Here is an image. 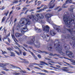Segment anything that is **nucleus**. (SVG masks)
<instances>
[{
  "instance_id": "nucleus-16",
  "label": "nucleus",
  "mask_w": 75,
  "mask_h": 75,
  "mask_svg": "<svg viewBox=\"0 0 75 75\" xmlns=\"http://www.w3.org/2000/svg\"><path fill=\"white\" fill-rule=\"evenodd\" d=\"M35 30L36 31V32H37V33H40V32H41V31H42V30H41V29H40L35 28Z\"/></svg>"
},
{
  "instance_id": "nucleus-52",
  "label": "nucleus",
  "mask_w": 75,
  "mask_h": 75,
  "mask_svg": "<svg viewBox=\"0 0 75 75\" xmlns=\"http://www.w3.org/2000/svg\"><path fill=\"white\" fill-rule=\"evenodd\" d=\"M33 65H38V64L37 63H33Z\"/></svg>"
},
{
  "instance_id": "nucleus-32",
  "label": "nucleus",
  "mask_w": 75,
  "mask_h": 75,
  "mask_svg": "<svg viewBox=\"0 0 75 75\" xmlns=\"http://www.w3.org/2000/svg\"><path fill=\"white\" fill-rule=\"evenodd\" d=\"M2 65L4 67H6L7 66V65H8V63L6 64H2Z\"/></svg>"
},
{
  "instance_id": "nucleus-60",
  "label": "nucleus",
  "mask_w": 75,
  "mask_h": 75,
  "mask_svg": "<svg viewBox=\"0 0 75 75\" xmlns=\"http://www.w3.org/2000/svg\"><path fill=\"white\" fill-rule=\"evenodd\" d=\"M26 3H27V4H28V0H27L26 2Z\"/></svg>"
},
{
  "instance_id": "nucleus-48",
  "label": "nucleus",
  "mask_w": 75,
  "mask_h": 75,
  "mask_svg": "<svg viewBox=\"0 0 75 75\" xmlns=\"http://www.w3.org/2000/svg\"><path fill=\"white\" fill-rule=\"evenodd\" d=\"M18 50L19 51L20 54H21V53H22V52L19 49V48L18 49Z\"/></svg>"
},
{
  "instance_id": "nucleus-44",
  "label": "nucleus",
  "mask_w": 75,
  "mask_h": 75,
  "mask_svg": "<svg viewBox=\"0 0 75 75\" xmlns=\"http://www.w3.org/2000/svg\"><path fill=\"white\" fill-rule=\"evenodd\" d=\"M38 57L39 58H41V56L39 54L38 55Z\"/></svg>"
},
{
  "instance_id": "nucleus-43",
  "label": "nucleus",
  "mask_w": 75,
  "mask_h": 75,
  "mask_svg": "<svg viewBox=\"0 0 75 75\" xmlns=\"http://www.w3.org/2000/svg\"><path fill=\"white\" fill-rule=\"evenodd\" d=\"M34 68H35V69H40V68L37 67H34Z\"/></svg>"
},
{
  "instance_id": "nucleus-54",
  "label": "nucleus",
  "mask_w": 75,
  "mask_h": 75,
  "mask_svg": "<svg viewBox=\"0 0 75 75\" xmlns=\"http://www.w3.org/2000/svg\"><path fill=\"white\" fill-rule=\"evenodd\" d=\"M27 28V25H25L24 27V28Z\"/></svg>"
},
{
  "instance_id": "nucleus-38",
  "label": "nucleus",
  "mask_w": 75,
  "mask_h": 75,
  "mask_svg": "<svg viewBox=\"0 0 75 75\" xmlns=\"http://www.w3.org/2000/svg\"><path fill=\"white\" fill-rule=\"evenodd\" d=\"M26 9H27V8L25 7L23 8L22 10V11H25Z\"/></svg>"
},
{
  "instance_id": "nucleus-27",
  "label": "nucleus",
  "mask_w": 75,
  "mask_h": 75,
  "mask_svg": "<svg viewBox=\"0 0 75 75\" xmlns=\"http://www.w3.org/2000/svg\"><path fill=\"white\" fill-rule=\"evenodd\" d=\"M16 21H17V18H15V20L14 21V23H15V24L14 25V26L13 27V28H14V27L16 25Z\"/></svg>"
},
{
  "instance_id": "nucleus-6",
  "label": "nucleus",
  "mask_w": 75,
  "mask_h": 75,
  "mask_svg": "<svg viewBox=\"0 0 75 75\" xmlns=\"http://www.w3.org/2000/svg\"><path fill=\"white\" fill-rule=\"evenodd\" d=\"M67 55H68L70 58H74V55L73 53L71 52L67 51L66 52Z\"/></svg>"
},
{
  "instance_id": "nucleus-55",
  "label": "nucleus",
  "mask_w": 75,
  "mask_h": 75,
  "mask_svg": "<svg viewBox=\"0 0 75 75\" xmlns=\"http://www.w3.org/2000/svg\"><path fill=\"white\" fill-rule=\"evenodd\" d=\"M65 4H64L63 5L62 8H66V7H67L64 6H65Z\"/></svg>"
},
{
  "instance_id": "nucleus-10",
  "label": "nucleus",
  "mask_w": 75,
  "mask_h": 75,
  "mask_svg": "<svg viewBox=\"0 0 75 75\" xmlns=\"http://www.w3.org/2000/svg\"><path fill=\"white\" fill-rule=\"evenodd\" d=\"M50 33L51 35H52V36H54L55 35V34H56V33L55 31H54V30H51L50 31Z\"/></svg>"
},
{
  "instance_id": "nucleus-26",
  "label": "nucleus",
  "mask_w": 75,
  "mask_h": 75,
  "mask_svg": "<svg viewBox=\"0 0 75 75\" xmlns=\"http://www.w3.org/2000/svg\"><path fill=\"white\" fill-rule=\"evenodd\" d=\"M49 54L50 55H51V56H57V54H52V53H49Z\"/></svg>"
},
{
  "instance_id": "nucleus-53",
  "label": "nucleus",
  "mask_w": 75,
  "mask_h": 75,
  "mask_svg": "<svg viewBox=\"0 0 75 75\" xmlns=\"http://www.w3.org/2000/svg\"><path fill=\"white\" fill-rule=\"evenodd\" d=\"M28 11V10H27L25 12V14H27V13Z\"/></svg>"
},
{
  "instance_id": "nucleus-56",
  "label": "nucleus",
  "mask_w": 75,
  "mask_h": 75,
  "mask_svg": "<svg viewBox=\"0 0 75 75\" xmlns=\"http://www.w3.org/2000/svg\"><path fill=\"white\" fill-rule=\"evenodd\" d=\"M38 74H39L45 75V74H43L41 73H38Z\"/></svg>"
},
{
  "instance_id": "nucleus-3",
  "label": "nucleus",
  "mask_w": 75,
  "mask_h": 75,
  "mask_svg": "<svg viewBox=\"0 0 75 75\" xmlns=\"http://www.w3.org/2000/svg\"><path fill=\"white\" fill-rule=\"evenodd\" d=\"M56 45H57V44H55L54 46V48L55 49H56V50H58V49L59 52L60 54L64 56L65 55V53L62 52V47H61L60 45H58V44H57V46Z\"/></svg>"
},
{
  "instance_id": "nucleus-63",
  "label": "nucleus",
  "mask_w": 75,
  "mask_h": 75,
  "mask_svg": "<svg viewBox=\"0 0 75 75\" xmlns=\"http://www.w3.org/2000/svg\"><path fill=\"white\" fill-rule=\"evenodd\" d=\"M12 13V11H11L10 12V13H9V16H10L11 15V13Z\"/></svg>"
},
{
  "instance_id": "nucleus-23",
  "label": "nucleus",
  "mask_w": 75,
  "mask_h": 75,
  "mask_svg": "<svg viewBox=\"0 0 75 75\" xmlns=\"http://www.w3.org/2000/svg\"><path fill=\"white\" fill-rule=\"evenodd\" d=\"M40 63L41 64H45V65H48L47 63L42 61H40Z\"/></svg>"
},
{
  "instance_id": "nucleus-36",
  "label": "nucleus",
  "mask_w": 75,
  "mask_h": 75,
  "mask_svg": "<svg viewBox=\"0 0 75 75\" xmlns=\"http://www.w3.org/2000/svg\"><path fill=\"white\" fill-rule=\"evenodd\" d=\"M2 54H7V52H5V51H2Z\"/></svg>"
},
{
  "instance_id": "nucleus-57",
  "label": "nucleus",
  "mask_w": 75,
  "mask_h": 75,
  "mask_svg": "<svg viewBox=\"0 0 75 75\" xmlns=\"http://www.w3.org/2000/svg\"><path fill=\"white\" fill-rule=\"evenodd\" d=\"M40 8H41L40 6L39 7L37 8V9L38 10H39V9H40Z\"/></svg>"
},
{
  "instance_id": "nucleus-19",
  "label": "nucleus",
  "mask_w": 75,
  "mask_h": 75,
  "mask_svg": "<svg viewBox=\"0 0 75 75\" xmlns=\"http://www.w3.org/2000/svg\"><path fill=\"white\" fill-rule=\"evenodd\" d=\"M42 27L43 28H50V27L48 25L45 26L44 25H42Z\"/></svg>"
},
{
  "instance_id": "nucleus-50",
  "label": "nucleus",
  "mask_w": 75,
  "mask_h": 75,
  "mask_svg": "<svg viewBox=\"0 0 75 75\" xmlns=\"http://www.w3.org/2000/svg\"><path fill=\"white\" fill-rule=\"evenodd\" d=\"M16 9H17L18 10H20L21 9V8L20 7L16 8Z\"/></svg>"
},
{
  "instance_id": "nucleus-51",
  "label": "nucleus",
  "mask_w": 75,
  "mask_h": 75,
  "mask_svg": "<svg viewBox=\"0 0 75 75\" xmlns=\"http://www.w3.org/2000/svg\"><path fill=\"white\" fill-rule=\"evenodd\" d=\"M1 73L3 74H6V72L4 71H2Z\"/></svg>"
},
{
  "instance_id": "nucleus-47",
  "label": "nucleus",
  "mask_w": 75,
  "mask_h": 75,
  "mask_svg": "<svg viewBox=\"0 0 75 75\" xmlns=\"http://www.w3.org/2000/svg\"><path fill=\"white\" fill-rule=\"evenodd\" d=\"M59 6L57 7V8H56L54 10H57L58 9V8H59Z\"/></svg>"
},
{
  "instance_id": "nucleus-8",
  "label": "nucleus",
  "mask_w": 75,
  "mask_h": 75,
  "mask_svg": "<svg viewBox=\"0 0 75 75\" xmlns=\"http://www.w3.org/2000/svg\"><path fill=\"white\" fill-rule=\"evenodd\" d=\"M25 25H30L31 24V21L30 19L28 18H26L25 19Z\"/></svg>"
},
{
  "instance_id": "nucleus-31",
  "label": "nucleus",
  "mask_w": 75,
  "mask_h": 75,
  "mask_svg": "<svg viewBox=\"0 0 75 75\" xmlns=\"http://www.w3.org/2000/svg\"><path fill=\"white\" fill-rule=\"evenodd\" d=\"M67 30H68V31H69V32H70V33L71 32H72V30H73V29H67Z\"/></svg>"
},
{
  "instance_id": "nucleus-7",
  "label": "nucleus",
  "mask_w": 75,
  "mask_h": 75,
  "mask_svg": "<svg viewBox=\"0 0 75 75\" xmlns=\"http://www.w3.org/2000/svg\"><path fill=\"white\" fill-rule=\"evenodd\" d=\"M36 16L37 17L39 18H40V19H42L44 18V16L42 13L36 14Z\"/></svg>"
},
{
  "instance_id": "nucleus-18",
  "label": "nucleus",
  "mask_w": 75,
  "mask_h": 75,
  "mask_svg": "<svg viewBox=\"0 0 75 75\" xmlns=\"http://www.w3.org/2000/svg\"><path fill=\"white\" fill-rule=\"evenodd\" d=\"M71 9H69V10L70 11H71V12H73V9H74V6L71 5Z\"/></svg>"
},
{
  "instance_id": "nucleus-37",
  "label": "nucleus",
  "mask_w": 75,
  "mask_h": 75,
  "mask_svg": "<svg viewBox=\"0 0 75 75\" xmlns=\"http://www.w3.org/2000/svg\"><path fill=\"white\" fill-rule=\"evenodd\" d=\"M56 30H57L58 32H61V30L59 28H57L56 29Z\"/></svg>"
},
{
  "instance_id": "nucleus-42",
  "label": "nucleus",
  "mask_w": 75,
  "mask_h": 75,
  "mask_svg": "<svg viewBox=\"0 0 75 75\" xmlns=\"http://www.w3.org/2000/svg\"><path fill=\"white\" fill-rule=\"evenodd\" d=\"M4 8H5V7L4 6H3L2 7V8H1L0 9L1 10H4Z\"/></svg>"
},
{
  "instance_id": "nucleus-59",
  "label": "nucleus",
  "mask_w": 75,
  "mask_h": 75,
  "mask_svg": "<svg viewBox=\"0 0 75 75\" xmlns=\"http://www.w3.org/2000/svg\"><path fill=\"white\" fill-rule=\"evenodd\" d=\"M61 10H62V8H60L59 9V10L58 11V12H59V11H60Z\"/></svg>"
},
{
  "instance_id": "nucleus-62",
  "label": "nucleus",
  "mask_w": 75,
  "mask_h": 75,
  "mask_svg": "<svg viewBox=\"0 0 75 75\" xmlns=\"http://www.w3.org/2000/svg\"><path fill=\"white\" fill-rule=\"evenodd\" d=\"M56 67H57V68H60V66L58 65H57Z\"/></svg>"
},
{
  "instance_id": "nucleus-46",
  "label": "nucleus",
  "mask_w": 75,
  "mask_h": 75,
  "mask_svg": "<svg viewBox=\"0 0 75 75\" xmlns=\"http://www.w3.org/2000/svg\"><path fill=\"white\" fill-rule=\"evenodd\" d=\"M69 1H70V0H67L66 1V4H67V3H68Z\"/></svg>"
},
{
  "instance_id": "nucleus-40",
  "label": "nucleus",
  "mask_w": 75,
  "mask_h": 75,
  "mask_svg": "<svg viewBox=\"0 0 75 75\" xmlns=\"http://www.w3.org/2000/svg\"><path fill=\"white\" fill-rule=\"evenodd\" d=\"M42 71H44V72H46V73H48V71L45 70H42Z\"/></svg>"
},
{
  "instance_id": "nucleus-14",
  "label": "nucleus",
  "mask_w": 75,
  "mask_h": 75,
  "mask_svg": "<svg viewBox=\"0 0 75 75\" xmlns=\"http://www.w3.org/2000/svg\"><path fill=\"white\" fill-rule=\"evenodd\" d=\"M21 35H21V34L19 33H16V34L15 36L16 37H20V36H21Z\"/></svg>"
},
{
  "instance_id": "nucleus-17",
  "label": "nucleus",
  "mask_w": 75,
  "mask_h": 75,
  "mask_svg": "<svg viewBox=\"0 0 75 75\" xmlns=\"http://www.w3.org/2000/svg\"><path fill=\"white\" fill-rule=\"evenodd\" d=\"M30 52L31 53V55H32L33 56V57L36 60L37 59V58L35 56V55H34V54L32 52Z\"/></svg>"
},
{
  "instance_id": "nucleus-45",
  "label": "nucleus",
  "mask_w": 75,
  "mask_h": 75,
  "mask_svg": "<svg viewBox=\"0 0 75 75\" xmlns=\"http://www.w3.org/2000/svg\"><path fill=\"white\" fill-rule=\"evenodd\" d=\"M15 52H16V54H17L18 55H20V54L17 51H15Z\"/></svg>"
},
{
  "instance_id": "nucleus-35",
  "label": "nucleus",
  "mask_w": 75,
  "mask_h": 75,
  "mask_svg": "<svg viewBox=\"0 0 75 75\" xmlns=\"http://www.w3.org/2000/svg\"><path fill=\"white\" fill-rule=\"evenodd\" d=\"M70 62L72 63H75V61L73 60H70Z\"/></svg>"
},
{
  "instance_id": "nucleus-9",
  "label": "nucleus",
  "mask_w": 75,
  "mask_h": 75,
  "mask_svg": "<svg viewBox=\"0 0 75 75\" xmlns=\"http://www.w3.org/2000/svg\"><path fill=\"white\" fill-rule=\"evenodd\" d=\"M28 29L27 28H21V32L22 34H24L25 32H27Z\"/></svg>"
},
{
  "instance_id": "nucleus-22",
  "label": "nucleus",
  "mask_w": 75,
  "mask_h": 75,
  "mask_svg": "<svg viewBox=\"0 0 75 75\" xmlns=\"http://www.w3.org/2000/svg\"><path fill=\"white\" fill-rule=\"evenodd\" d=\"M32 18H34L35 20L37 21H38V19L37 18H35V16L32 15Z\"/></svg>"
},
{
  "instance_id": "nucleus-33",
  "label": "nucleus",
  "mask_w": 75,
  "mask_h": 75,
  "mask_svg": "<svg viewBox=\"0 0 75 75\" xmlns=\"http://www.w3.org/2000/svg\"><path fill=\"white\" fill-rule=\"evenodd\" d=\"M18 2V1H14L13 2V3H14V4H15L16 3H17Z\"/></svg>"
},
{
  "instance_id": "nucleus-49",
  "label": "nucleus",
  "mask_w": 75,
  "mask_h": 75,
  "mask_svg": "<svg viewBox=\"0 0 75 75\" xmlns=\"http://www.w3.org/2000/svg\"><path fill=\"white\" fill-rule=\"evenodd\" d=\"M23 55L24 56H25V55H26V53L25 52H23Z\"/></svg>"
},
{
  "instance_id": "nucleus-13",
  "label": "nucleus",
  "mask_w": 75,
  "mask_h": 75,
  "mask_svg": "<svg viewBox=\"0 0 75 75\" xmlns=\"http://www.w3.org/2000/svg\"><path fill=\"white\" fill-rule=\"evenodd\" d=\"M52 16L51 14H48L45 15V17L47 18H49L50 17H51Z\"/></svg>"
},
{
  "instance_id": "nucleus-12",
  "label": "nucleus",
  "mask_w": 75,
  "mask_h": 75,
  "mask_svg": "<svg viewBox=\"0 0 75 75\" xmlns=\"http://www.w3.org/2000/svg\"><path fill=\"white\" fill-rule=\"evenodd\" d=\"M36 52H39V53H40V54L41 53H45V54H48V53L46 52L45 51H42L40 50H38V51H36Z\"/></svg>"
},
{
  "instance_id": "nucleus-58",
  "label": "nucleus",
  "mask_w": 75,
  "mask_h": 75,
  "mask_svg": "<svg viewBox=\"0 0 75 75\" xmlns=\"http://www.w3.org/2000/svg\"><path fill=\"white\" fill-rule=\"evenodd\" d=\"M10 65L12 68H14V66L13 65L11 64Z\"/></svg>"
},
{
  "instance_id": "nucleus-24",
  "label": "nucleus",
  "mask_w": 75,
  "mask_h": 75,
  "mask_svg": "<svg viewBox=\"0 0 75 75\" xmlns=\"http://www.w3.org/2000/svg\"><path fill=\"white\" fill-rule=\"evenodd\" d=\"M10 54L11 55H10V56H11V57H15V56H16L15 54H14V53L13 52H11Z\"/></svg>"
},
{
  "instance_id": "nucleus-34",
  "label": "nucleus",
  "mask_w": 75,
  "mask_h": 75,
  "mask_svg": "<svg viewBox=\"0 0 75 75\" xmlns=\"http://www.w3.org/2000/svg\"><path fill=\"white\" fill-rule=\"evenodd\" d=\"M9 12V11H7V13H6L5 14V15H6V16H7V15Z\"/></svg>"
},
{
  "instance_id": "nucleus-4",
  "label": "nucleus",
  "mask_w": 75,
  "mask_h": 75,
  "mask_svg": "<svg viewBox=\"0 0 75 75\" xmlns=\"http://www.w3.org/2000/svg\"><path fill=\"white\" fill-rule=\"evenodd\" d=\"M24 19H25V18H22L20 21L19 22V23L20 24H19L18 26V28H20V27H23V25L25 24V21H24Z\"/></svg>"
},
{
  "instance_id": "nucleus-25",
  "label": "nucleus",
  "mask_w": 75,
  "mask_h": 75,
  "mask_svg": "<svg viewBox=\"0 0 75 75\" xmlns=\"http://www.w3.org/2000/svg\"><path fill=\"white\" fill-rule=\"evenodd\" d=\"M6 16H4L3 18L1 21V23H3V22H4V21H5V20H6Z\"/></svg>"
},
{
  "instance_id": "nucleus-5",
  "label": "nucleus",
  "mask_w": 75,
  "mask_h": 75,
  "mask_svg": "<svg viewBox=\"0 0 75 75\" xmlns=\"http://www.w3.org/2000/svg\"><path fill=\"white\" fill-rule=\"evenodd\" d=\"M40 35L41 37L45 38V40H46L48 42L50 40V37H49V35L48 34H45V33H44V35L43 34H41Z\"/></svg>"
},
{
  "instance_id": "nucleus-30",
  "label": "nucleus",
  "mask_w": 75,
  "mask_h": 75,
  "mask_svg": "<svg viewBox=\"0 0 75 75\" xmlns=\"http://www.w3.org/2000/svg\"><path fill=\"white\" fill-rule=\"evenodd\" d=\"M3 68H4L3 69L5 71H8V69H6V67H3Z\"/></svg>"
},
{
  "instance_id": "nucleus-29",
  "label": "nucleus",
  "mask_w": 75,
  "mask_h": 75,
  "mask_svg": "<svg viewBox=\"0 0 75 75\" xmlns=\"http://www.w3.org/2000/svg\"><path fill=\"white\" fill-rule=\"evenodd\" d=\"M18 47H21V48H23V49L25 50V51H27V50H26V49L25 48H24V47H23L21 46V45H19Z\"/></svg>"
},
{
  "instance_id": "nucleus-1",
  "label": "nucleus",
  "mask_w": 75,
  "mask_h": 75,
  "mask_svg": "<svg viewBox=\"0 0 75 75\" xmlns=\"http://www.w3.org/2000/svg\"><path fill=\"white\" fill-rule=\"evenodd\" d=\"M74 18H69V16H68V15L64 14L63 16V21L65 24H67V25H68L69 28H71L72 25L70 24V23L73 21L74 22V19H75V16L73 15Z\"/></svg>"
},
{
  "instance_id": "nucleus-21",
  "label": "nucleus",
  "mask_w": 75,
  "mask_h": 75,
  "mask_svg": "<svg viewBox=\"0 0 75 75\" xmlns=\"http://www.w3.org/2000/svg\"><path fill=\"white\" fill-rule=\"evenodd\" d=\"M46 8L44 7H43V8L42 9H40L39 10V11H38V12H40V11H42V10H44L45 9H47V8Z\"/></svg>"
},
{
  "instance_id": "nucleus-61",
  "label": "nucleus",
  "mask_w": 75,
  "mask_h": 75,
  "mask_svg": "<svg viewBox=\"0 0 75 75\" xmlns=\"http://www.w3.org/2000/svg\"><path fill=\"white\" fill-rule=\"evenodd\" d=\"M23 46H24V47H27V46L26 45L24 44H23Z\"/></svg>"
},
{
  "instance_id": "nucleus-64",
  "label": "nucleus",
  "mask_w": 75,
  "mask_h": 75,
  "mask_svg": "<svg viewBox=\"0 0 75 75\" xmlns=\"http://www.w3.org/2000/svg\"><path fill=\"white\" fill-rule=\"evenodd\" d=\"M34 11V10L33 9H31L29 11L30 12H31L32 11Z\"/></svg>"
},
{
  "instance_id": "nucleus-2",
  "label": "nucleus",
  "mask_w": 75,
  "mask_h": 75,
  "mask_svg": "<svg viewBox=\"0 0 75 75\" xmlns=\"http://www.w3.org/2000/svg\"><path fill=\"white\" fill-rule=\"evenodd\" d=\"M36 42V41H33V40H31L30 41L28 42V44H31V45H34L37 48H40V44L39 42Z\"/></svg>"
},
{
  "instance_id": "nucleus-28",
  "label": "nucleus",
  "mask_w": 75,
  "mask_h": 75,
  "mask_svg": "<svg viewBox=\"0 0 75 75\" xmlns=\"http://www.w3.org/2000/svg\"><path fill=\"white\" fill-rule=\"evenodd\" d=\"M12 38H13V39H14V40L15 42H16V41L17 40H16V39L15 38L14 36L13 35H12Z\"/></svg>"
},
{
  "instance_id": "nucleus-15",
  "label": "nucleus",
  "mask_w": 75,
  "mask_h": 75,
  "mask_svg": "<svg viewBox=\"0 0 75 75\" xmlns=\"http://www.w3.org/2000/svg\"><path fill=\"white\" fill-rule=\"evenodd\" d=\"M50 45H48L47 46V48L49 51L51 50V49H52V47H50Z\"/></svg>"
},
{
  "instance_id": "nucleus-39",
  "label": "nucleus",
  "mask_w": 75,
  "mask_h": 75,
  "mask_svg": "<svg viewBox=\"0 0 75 75\" xmlns=\"http://www.w3.org/2000/svg\"><path fill=\"white\" fill-rule=\"evenodd\" d=\"M14 74L15 75H18L20 74V73H16V72H15L14 73Z\"/></svg>"
},
{
  "instance_id": "nucleus-41",
  "label": "nucleus",
  "mask_w": 75,
  "mask_h": 75,
  "mask_svg": "<svg viewBox=\"0 0 75 75\" xmlns=\"http://www.w3.org/2000/svg\"><path fill=\"white\" fill-rule=\"evenodd\" d=\"M28 18H30V19H31L32 18V17L31 16H30V15H29L28 16Z\"/></svg>"
},
{
  "instance_id": "nucleus-11",
  "label": "nucleus",
  "mask_w": 75,
  "mask_h": 75,
  "mask_svg": "<svg viewBox=\"0 0 75 75\" xmlns=\"http://www.w3.org/2000/svg\"><path fill=\"white\" fill-rule=\"evenodd\" d=\"M49 23H50V24H52V25H54L55 27H56V28H60V26H57L56 25H54V23L53 22H49Z\"/></svg>"
},
{
  "instance_id": "nucleus-20",
  "label": "nucleus",
  "mask_w": 75,
  "mask_h": 75,
  "mask_svg": "<svg viewBox=\"0 0 75 75\" xmlns=\"http://www.w3.org/2000/svg\"><path fill=\"white\" fill-rule=\"evenodd\" d=\"M43 31H44L46 33H48L49 32V28H44Z\"/></svg>"
}]
</instances>
